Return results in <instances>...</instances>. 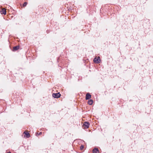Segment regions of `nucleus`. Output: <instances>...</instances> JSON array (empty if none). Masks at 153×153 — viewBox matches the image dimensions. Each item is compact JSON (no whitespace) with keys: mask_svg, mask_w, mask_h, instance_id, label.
Here are the masks:
<instances>
[{"mask_svg":"<svg viewBox=\"0 0 153 153\" xmlns=\"http://www.w3.org/2000/svg\"><path fill=\"white\" fill-rule=\"evenodd\" d=\"M90 124L88 122H85L83 123L82 127L83 128H87L89 127Z\"/></svg>","mask_w":153,"mask_h":153,"instance_id":"f257e3e1","label":"nucleus"},{"mask_svg":"<svg viewBox=\"0 0 153 153\" xmlns=\"http://www.w3.org/2000/svg\"><path fill=\"white\" fill-rule=\"evenodd\" d=\"M94 153H99V151L97 148H95L93 150Z\"/></svg>","mask_w":153,"mask_h":153,"instance_id":"6e6552de","label":"nucleus"},{"mask_svg":"<svg viewBox=\"0 0 153 153\" xmlns=\"http://www.w3.org/2000/svg\"><path fill=\"white\" fill-rule=\"evenodd\" d=\"M91 97V95L89 93H87L86 95L85 100H88L90 99Z\"/></svg>","mask_w":153,"mask_h":153,"instance_id":"20e7f679","label":"nucleus"},{"mask_svg":"<svg viewBox=\"0 0 153 153\" xmlns=\"http://www.w3.org/2000/svg\"><path fill=\"white\" fill-rule=\"evenodd\" d=\"M42 134V132H40L38 134V135H40L41 134ZM37 134H38V133H37Z\"/></svg>","mask_w":153,"mask_h":153,"instance_id":"f8f14e48","label":"nucleus"},{"mask_svg":"<svg viewBox=\"0 0 153 153\" xmlns=\"http://www.w3.org/2000/svg\"><path fill=\"white\" fill-rule=\"evenodd\" d=\"M0 12L1 14H4L5 15L6 14V9L5 8H3L1 11H0Z\"/></svg>","mask_w":153,"mask_h":153,"instance_id":"39448f33","label":"nucleus"},{"mask_svg":"<svg viewBox=\"0 0 153 153\" xmlns=\"http://www.w3.org/2000/svg\"><path fill=\"white\" fill-rule=\"evenodd\" d=\"M93 101L92 100H90L88 101V104L89 105H91L93 103Z\"/></svg>","mask_w":153,"mask_h":153,"instance_id":"1a4fd4ad","label":"nucleus"},{"mask_svg":"<svg viewBox=\"0 0 153 153\" xmlns=\"http://www.w3.org/2000/svg\"><path fill=\"white\" fill-rule=\"evenodd\" d=\"M94 63H99L100 62V60L99 57H98L97 58H95L94 59Z\"/></svg>","mask_w":153,"mask_h":153,"instance_id":"7ed1b4c3","label":"nucleus"},{"mask_svg":"<svg viewBox=\"0 0 153 153\" xmlns=\"http://www.w3.org/2000/svg\"><path fill=\"white\" fill-rule=\"evenodd\" d=\"M19 46H14L13 48V51H15L18 50L19 48Z\"/></svg>","mask_w":153,"mask_h":153,"instance_id":"0eeeda50","label":"nucleus"},{"mask_svg":"<svg viewBox=\"0 0 153 153\" xmlns=\"http://www.w3.org/2000/svg\"><path fill=\"white\" fill-rule=\"evenodd\" d=\"M84 148V146L83 145H82L80 147V149L81 150H82L83 148Z\"/></svg>","mask_w":153,"mask_h":153,"instance_id":"9b49d317","label":"nucleus"},{"mask_svg":"<svg viewBox=\"0 0 153 153\" xmlns=\"http://www.w3.org/2000/svg\"><path fill=\"white\" fill-rule=\"evenodd\" d=\"M61 94H60L59 92L56 93H53L52 94L53 97L55 98H59Z\"/></svg>","mask_w":153,"mask_h":153,"instance_id":"f03ea898","label":"nucleus"},{"mask_svg":"<svg viewBox=\"0 0 153 153\" xmlns=\"http://www.w3.org/2000/svg\"><path fill=\"white\" fill-rule=\"evenodd\" d=\"M7 153H11V152H7Z\"/></svg>","mask_w":153,"mask_h":153,"instance_id":"ddd939ff","label":"nucleus"},{"mask_svg":"<svg viewBox=\"0 0 153 153\" xmlns=\"http://www.w3.org/2000/svg\"><path fill=\"white\" fill-rule=\"evenodd\" d=\"M27 2H25V3L23 4V7H25V6H26V5H27Z\"/></svg>","mask_w":153,"mask_h":153,"instance_id":"9d476101","label":"nucleus"},{"mask_svg":"<svg viewBox=\"0 0 153 153\" xmlns=\"http://www.w3.org/2000/svg\"><path fill=\"white\" fill-rule=\"evenodd\" d=\"M24 134H25V136H24V137L25 136L27 138H29L30 137V134L27 131H25L24 132Z\"/></svg>","mask_w":153,"mask_h":153,"instance_id":"423d86ee","label":"nucleus"}]
</instances>
